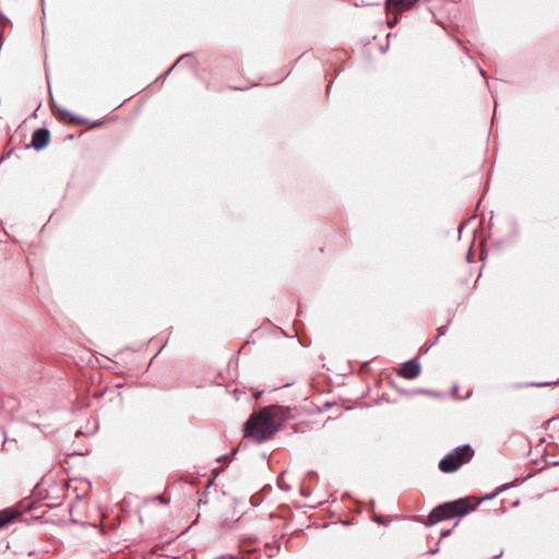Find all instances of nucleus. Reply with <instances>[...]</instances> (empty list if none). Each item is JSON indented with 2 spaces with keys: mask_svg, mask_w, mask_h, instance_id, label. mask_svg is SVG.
Returning <instances> with one entry per match:
<instances>
[{
  "mask_svg": "<svg viewBox=\"0 0 559 559\" xmlns=\"http://www.w3.org/2000/svg\"><path fill=\"white\" fill-rule=\"evenodd\" d=\"M289 409L281 405H271L250 416L245 424V437L258 442L272 438L280 429V421L286 418Z\"/></svg>",
  "mask_w": 559,
  "mask_h": 559,
  "instance_id": "obj_1",
  "label": "nucleus"
},
{
  "mask_svg": "<svg viewBox=\"0 0 559 559\" xmlns=\"http://www.w3.org/2000/svg\"><path fill=\"white\" fill-rule=\"evenodd\" d=\"M473 508L469 506L467 499H459L451 502H445L435 508L428 515V524H435L442 520L463 516L471 512Z\"/></svg>",
  "mask_w": 559,
  "mask_h": 559,
  "instance_id": "obj_2",
  "label": "nucleus"
},
{
  "mask_svg": "<svg viewBox=\"0 0 559 559\" xmlns=\"http://www.w3.org/2000/svg\"><path fill=\"white\" fill-rule=\"evenodd\" d=\"M474 455V450L465 444L455 448L451 453L445 455L439 462V468L443 473H453L457 471L464 463L468 462Z\"/></svg>",
  "mask_w": 559,
  "mask_h": 559,
  "instance_id": "obj_3",
  "label": "nucleus"
},
{
  "mask_svg": "<svg viewBox=\"0 0 559 559\" xmlns=\"http://www.w3.org/2000/svg\"><path fill=\"white\" fill-rule=\"evenodd\" d=\"M420 365L416 359H412L402 365L397 373L405 379H415L420 373Z\"/></svg>",
  "mask_w": 559,
  "mask_h": 559,
  "instance_id": "obj_4",
  "label": "nucleus"
},
{
  "mask_svg": "<svg viewBox=\"0 0 559 559\" xmlns=\"http://www.w3.org/2000/svg\"><path fill=\"white\" fill-rule=\"evenodd\" d=\"M50 140V133L47 129H37L32 135L31 146L36 151L45 148Z\"/></svg>",
  "mask_w": 559,
  "mask_h": 559,
  "instance_id": "obj_5",
  "label": "nucleus"
},
{
  "mask_svg": "<svg viewBox=\"0 0 559 559\" xmlns=\"http://www.w3.org/2000/svg\"><path fill=\"white\" fill-rule=\"evenodd\" d=\"M418 0H386V9L391 12L404 11L414 5Z\"/></svg>",
  "mask_w": 559,
  "mask_h": 559,
  "instance_id": "obj_6",
  "label": "nucleus"
},
{
  "mask_svg": "<svg viewBox=\"0 0 559 559\" xmlns=\"http://www.w3.org/2000/svg\"><path fill=\"white\" fill-rule=\"evenodd\" d=\"M16 514L9 510L0 511V528L4 527L5 525L10 524L12 520L15 518Z\"/></svg>",
  "mask_w": 559,
  "mask_h": 559,
  "instance_id": "obj_7",
  "label": "nucleus"
},
{
  "mask_svg": "<svg viewBox=\"0 0 559 559\" xmlns=\"http://www.w3.org/2000/svg\"><path fill=\"white\" fill-rule=\"evenodd\" d=\"M60 116L66 120V121H69V122H79L80 120L74 116L72 115L71 112L67 111V110H61L60 111Z\"/></svg>",
  "mask_w": 559,
  "mask_h": 559,
  "instance_id": "obj_8",
  "label": "nucleus"
},
{
  "mask_svg": "<svg viewBox=\"0 0 559 559\" xmlns=\"http://www.w3.org/2000/svg\"><path fill=\"white\" fill-rule=\"evenodd\" d=\"M218 461H224V462H226V461H228V457H227L226 455H224V456H221V457L218 459Z\"/></svg>",
  "mask_w": 559,
  "mask_h": 559,
  "instance_id": "obj_9",
  "label": "nucleus"
},
{
  "mask_svg": "<svg viewBox=\"0 0 559 559\" xmlns=\"http://www.w3.org/2000/svg\"><path fill=\"white\" fill-rule=\"evenodd\" d=\"M448 534H449V531H445V532L442 533V536H445Z\"/></svg>",
  "mask_w": 559,
  "mask_h": 559,
  "instance_id": "obj_10",
  "label": "nucleus"
}]
</instances>
